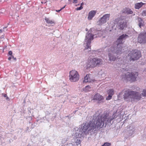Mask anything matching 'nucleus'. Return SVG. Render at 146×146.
I'll return each mask as SVG.
<instances>
[{"mask_svg":"<svg viewBox=\"0 0 146 146\" xmlns=\"http://www.w3.org/2000/svg\"><path fill=\"white\" fill-rule=\"evenodd\" d=\"M107 113H104L102 115L100 114L92 121H90L88 123H83L80 128H75L74 137L72 140V143H75L77 145L81 142L82 136H84L88 133V132L92 133L91 134L96 133L99 129L102 127L104 124L106 126L107 124L109 125L112 120L113 119Z\"/></svg>","mask_w":146,"mask_h":146,"instance_id":"nucleus-1","label":"nucleus"},{"mask_svg":"<svg viewBox=\"0 0 146 146\" xmlns=\"http://www.w3.org/2000/svg\"><path fill=\"white\" fill-rule=\"evenodd\" d=\"M125 37H119L116 41L108 49V56L109 60L110 61H114L118 57L117 55L121 54L123 51L122 49L121 44L125 40Z\"/></svg>","mask_w":146,"mask_h":146,"instance_id":"nucleus-2","label":"nucleus"},{"mask_svg":"<svg viewBox=\"0 0 146 146\" xmlns=\"http://www.w3.org/2000/svg\"><path fill=\"white\" fill-rule=\"evenodd\" d=\"M142 93L139 92L127 90L125 91L123 98L126 101L133 102L139 100L141 98Z\"/></svg>","mask_w":146,"mask_h":146,"instance_id":"nucleus-3","label":"nucleus"},{"mask_svg":"<svg viewBox=\"0 0 146 146\" xmlns=\"http://www.w3.org/2000/svg\"><path fill=\"white\" fill-rule=\"evenodd\" d=\"M102 63V60L99 58H95L91 59L89 61L87 64V67L92 68L99 66Z\"/></svg>","mask_w":146,"mask_h":146,"instance_id":"nucleus-4","label":"nucleus"},{"mask_svg":"<svg viewBox=\"0 0 146 146\" xmlns=\"http://www.w3.org/2000/svg\"><path fill=\"white\" fill-rule=\"evenodd\" d=\"M123 17L121 16L116 19L115 22L118 23V27L119 29L123 30L127 26V21L123 18Z\"/></svg>","mask_w":146,"mask_h":146,"instance_id":"nucleus-5","label":"nucleus"},{"mask_svg":"<svg viewBox=\"0 0 146 146\" xmlns=\"http://www.w3.org/2000/svg\"><path fill=\"white\" fill-rule=\"evenodd\" d=\"M94 39V37H86L84 44L85 48L84 51L90 54L91 52L90 43L91 41Z\"/></svg>","mask_w":146,"mask_h":146,"instance_id":"nucleus-6","label":"nucleus"},{"mask_svg":"<svg viewBox=\"0 0 146 146\" xmlns=\"http://www.w3.org/2000/svg\"><path fill=\"white\" fill-rule=\"evenodd\" d=\"M138 73L137 72H128L127 74H125V77L122 78L123 80L125 79L131 82H133L136 80V79L138 76Z\"/></svg>","mask_w":146,"mask_h":146,"instance_id":"nucleus-7","label":"nucleus"},{"mask_svg":"<svg viewBox=\"0 0 146 146\" xmlns=\"http://www.w3.org/2000/svg\"><path fill=\"white\" fill-rule=\"evenodd\" d=\"M130 56V60H135L138 59L141 56V53L140 51L134 50H132L129 54Z\"/></svg>","mask_w":146,"mask_h":146,"instance_id":"nucleus-8","label":"nucleus"},{"mask_svg":"<svg viewBox=\"0 0 146 146\" xmlns=\"http://www.w3.org/2000/svg\"><path fill=\"white\" fill-rule=\"evenodd\" d=\"M69 80L71 82H76L79 79L78 72L75 70H72L69 73Z\"/></svg>","mask_w":146,"mask_h":146,"instance_id":"nucleus-9","label":"nucleus"},{"mask_svg":"<svg viewBox=\"0 0 146 146\" xmlns=\"http://www.w3.org/2000/svg\"><path fill=\"white\" fill-rule=\"evenodd\" d=\"M110 14H106L104 15L100 19L99 21L98 22L99 25L106 23L107 21L108 20L110 17Z\"/></svg>","mask_w":146,"mask_h":146,"instance_id":"nucleus-10","label":"nucleus"},{"mask_svg":"<svg viewBox=\"0 0 146 146\" xmlns=\"http://www.w3.org/2000/svg\"><path fill=\"white\" fill-rule=\"evenodd\" d=\"M135 127L134 125L130 126L127 130L129 136L132 135L135 132Z\"/></svg>","mask_w":146,"mask_h":146,"instance_id":"nucleus-11","label":"nucleus"},{"mask_svg":"<svg viewBox=\"0 0 146 146\" xmlns=\"http://www.w3.org/2000/svg\"><path fill=\"white\" fill-rule=\"evenodd\" d=\"M96 13V11L95 10L91 11H90L88 13V19L89 20H91L95 15Z\"/></svg>","mask_w":146,"mask_h":146,"instance_id":"nucleus-12","label":"nucleus"},{"mask_svg":"<svg viewBox=\"0 0 146 146\" xmlns=\"http://www.w3.org/2000/svg\"><path fill=\"white\" fill-rule=\"evenodd\" d=\"M122 13H124L127 14H130L133 13V11L131 9L127 8H125L122 11Z\"/></svg>","mask_w":146,"mask_h":146,"instance_id":"nucleus-13","label":"nucleus"},{"mask_svg":"<svg viewBox=\"0 0 146 146\" xmlns=\"http://www.w3.org/2000/svg\"><path fill=\"white\" fill-rule=\"evenodd\" d=\"M94 99L97 100L100 102L103 99V97L98 94H97L94 95Z\"/></svg>","mask_w":146,"mask_h":146,"instance_id":"nucleus-14","label":"nucleus"},{"mask_svg":"<svg viewBox=\"0 0 146 146\" xmlns=\"http://www.w3.org/2000/svg\"><path fill=\"white\" fill-rule=\"evenodd\" d=\"M138 42L140 43H145L146 42V37H138Z\"/></svg>","mask_w":146,"mask_h":146,"instance_id":"nucleus-15","label":"nucleus"},{"mask_svg":"<svg viewBox=\"0 0 146 146\" xmlns=\"http://www.w3.org/2000/svg\"><path fill=\"white\" fill-rule=\"evenodd\" d=\"M145 4V3H143L141 2L136 3L135 5V8L136 9H139Z\"/></svg>","mask_w":146,"mask_h":146,"instance_id":"nucleus-16","label":"nucleus"},{"mask_svg":"<svg viewBox=\"0 0 146 146\" xmlns=\"http://www.w3.org/2000/svg\"><path fill=\"white\" fill-rule=\"evenodd\" d=\"M45 20L47 23L50 25H53V24H55V22L54 20H50L48 18L45 17Z\"/></svg>","mask_w":146,"mask_h":146,"instance_id":"nucleus-17","label":"nucleus"},{"mask_svg":"<svg viewBox=\"0 0 146 146\" xmlns=\"http://www.w3.org/2000/svg\"><path fill=\"white\" fill-rule=\"evenodd\" d=\"M7 31L6 27L0 29V36H3L5 35V33Z\"/></svg>","mask_w":146,"mask_h":146,"instance_id":"nucleus-18","label":"nucleus"},{"mask_svg":"<svg viewBox=\"0 0 146 146\" xmlns=\"http://www.w3.org/2000/svg\"><path fill=\"white\" fill-rule=\"evenodd\" d=\"M90 82H91V79L89 77V75H87L85 77L84 80L83 82L84 83H86Z\"/></svg>","mask_w":146,"mask_h":146,"instance_id":"nucleus-19","label":"nucleus"},{"mask_svg":"<svg viewBox=\"0 0 146 146\" xmlns=\"http://www.w3.org/2000/svg\"><path fill=\"white\" fill-rule=\"evenodd\" d=\"M139 21V25L140 28L141 26H143L144 25V22L142 19L140 18H138Z\"/></svg>","mask_w":146,"mask_h":146,"instance_id":"nucleus-20","label":"nucleus"},{"mask_svg":"<svg viewBox=\"0 0 146 146\" xmlns=\"http://www.w3.org/2000/svg\"><path fill=\"white\" fill-rule=\"evenodd\" d=\"M90 87L89 86H87L83 89L84 91L85 92H87L90 90Z\"/></svg>","mask_w":146,"mask_h":146,"instance_id":"nucleus-21","label":"nucleus"},{"mask_svg":"<svg viewBox=\"0 0 146 146\" xmlns=\"http://www.w3.org/2000/svg\"><path fill=\"white\" fill-rule=\"evenodd\" d=\"M107 92L108 94L112 96L114 94V91L113 89H110L108 90Z\"/></svg>","mask_w":146,"mask_h":146,"instance_id":"nucleus-22","label":"nucleus"},{"mask_svg":"<svg viewBox=\"0 0 146 146\" xmlns=\"http://www.w3.org/2000/svg\"><path fill=\"white\" fill-rule=\"evenodd\" d=\"M140 36H146V31H144L139 34Z\"/></svg>","mask_w":146,"mask_h":146,"instance_id":"nucleus-23","label":"nucleus"},{"mask_svg":"<svg viewBox=\"0 0 146 146\" xmlns=\"http://www.w3.org/2000/svg\"><path fill=\"white\" fill-rule=\"evenodd\" d=\"M87 35L88 36H94V35L92 34L91 33V31L90 30L88 32L87 34Z\"/></svg>","mask_w":146,"mask_h":146,"instance_id":"nucleus-24","label":"nucleus"},{"mask_svg":"<svg viewBox=\"0 0 146 146\" xmlns=\"http://www.w3.org/2000/svg\"><path fill=\"white\" fill-rule=\"evenodd\" d=\"M142 94V95L143 96H146V89L143 90Z\"/></svg>","mask_w":146,"mask_h":146,"instance_id":"nucleus-25","label":"nucleus"},{"mask_svg":"<svg viewBox=\"0 0 146 146\" xmlns=\"http://www.w3.org/2000/svg\"><path fill=\"white\" fill-rule=\"evenodd\" d=\"M111 145V143H105L104 145L102 146H110Z\"/></svg>","mask_w":146,"mask_h":146,"instance_id":"nucleus-26","label":"nucleus"},{"mask_svg":"<svg viewBox=\"0 0 146 146\" xmlns=\"http://www.w3.org/2000/svg\"><path fill=\"white\" fill-rule=\"evenodd\" d=\"M66 146H75V144L73 143H69L67 144Z\"/></svg>","mask_w":146,"mask_h":146,"instance_id":"nucleus-27","label":"nucleus"},{"mask_svg":"<svg viewBox=\"0 0 146 146\" xmlns=\"http://www.w3.org/2000/svg\"><path fill=\"white\" fill-rule=\"evenodd\" d=\"M112 96L109 94L108 96L106 98V100H110Z\"/></svg>","mask_w":146,"mask_h":146,"instance_id":"nucleus-28","label":"nucleus"},{"mask_svg":"<svg viewBox=\"0 0 146 146\" xmlns=\"http://www.w3.org/2000/svg\"><path fill=\"white\" fill-rule=\"evenodd\" d=\"M142 15L143 16H146V10L143 11L142 13Z\"/></svg>","mask_w":146,"mask_h":146,"instance_id":"nucleus-29","label":"nucleus"},{"mask_svg":"<svg viewBox=\"0 0 146 146\" xmlns=\"http://www.w3.org/2000/svg\"><path fill=\"white\" fill-rule=\"evenodd\" d=\"M83 8L82 6H80V7L77 8L76 10H81Z\"/></svg>","mask_w":146,"mask_h":146,"instance_id":"nucleus-30","label":"nucleus"},{"mask_svg":"<svg viewBox=\"0 0 146 146\" xmlns=\"http://www.w3.org/2000/svg\"><path fill=\"white\" fill-rule=\"evenodd\" d=\"M66 6V5L64 6V7H62V8H61L60 10H56V11L58 12H59L60 11H61L62 9H63Z\"/></svg>","mask_w":146,"mask_h":146,"instance_id":"nucleus-31","label":"nucleus"},{"mask_svg":"<svg viewBox=\"0 0 146 146\" xmlns=\"http://www.w3.org/2000/svg\"><path fill=\"white\" fill-rule=\"evenodd\" d=\"M8 54L10 55H11V56L12 55V51H9V52Z\"/></svg>","mask_w":146,"mask_h":146,"instance_id":"nucleus-32","label":"nucleus"},{"mask_svg":"<svg viewBox=\"0 0 146 146\" xmlns=\"http://www.w3.org/2000/svg\"><path fill=\"white\" fill-rule=\"evenodd\" d=\"M78 0H73V3H77L78 2Z\"/></svg>","mask_w":146,"mask_h":146,"instance_id":"nucleus-33","label":"nucleus"},{"mask_svg":"<svg viewBox=\"0 0 146 146\" xmlns=\"http://www.w3.org/2000/svg\"><path fill=\"white\" fill-rule=\"evenodd\" d=\"M128 35H126V34H125V35H124V34L120 36H127Z\"/></svg>","mask_w":146,"mask_h":146,"instance_id":"nucleus-34","label":"nucleus"},{"mask_svg":"<svg viewBox=\"0 0 146 146\" xmlns=\"http://www.w3.org/2000/svg\"><path fill=\"white\" fill-rule=\"evenodd\" d=\"M4 97H7V98H6V99H9V98H8L7 97V95H6V94H4Z\"/></svg>","mask_w":146,"mask_h":146,"instance_id":"nucleus-35","label":"nucleus"},{"mask_svg":"<svg viewBox=\"0 0 146 146\" xmlns=\"http://www.w3.org/2000/svg\"><path fill=\"white\" fill-rule=\"evenodd\" d=\"M11 59V57L10 56V57H9L8 58V59L9 60H10Z\"/></svg>","mask_w":146,"mask_h":146,"instance_id":"nucleus-36","label":"nucleus"},{"mask_svg":"<svg viewBox=\"0 0 146 146\" xmlns=\"http://www.w3.org/2000/svg\"><path fill=\"white\" fill-rule=\"evenodd\" d=\"M11 58L13 59L14 58V56L13 55H11Z\"/></svg>","mask_w":146,"mask_h":146,"instance_id":"nucleus-37","label":"nucleus"},{"mask_svg":"<svg viewBox=\"0 0 146 146\" xmlns=\"http://www.w3.org/2000/svg\"><path fill=\"white\" fill-rule=\"evenodd\" d=\"M31 127H32V128H33L34 127V126L33 125V124H31Z\"/></svg>","mask_w":146,"mask_h":146,"instance_id":"nucleus-38","label":"nucleus"},{"mask_svg":"<svg viewBox=\"0 0 146 146\" xmlns=\"http://www.w3.org/2000/svg\"><path fill=\"white\" fill-rule=\"evenodd\" d=\"M29 127H27V128L26 130V131H28L29 130Z\"/></svg>","mask_w":146,"mask_h":146,"instance_id":"nucleus-39","label":"nucleus"},{"mask_svg":"<svg viewBox=\"0 0 146 146\" xmlns=\"http://www.w3.org/2000/svg\"><path fill=\"white\" fill-rule=\"evenodd\" d=\"M84 5V3H82L81 4L80 6H82Z\"/></svg>","mask_w":146,"mask_h":146,"instance_id":"nucleus-40","label":"nucleus"},{"mask_svg":"<svg viewBox=\"0 0 146 146\" xmlns=\"http://www.w3.org/2000/svg\"><path fill=\"white\" fill-rule=\"evenodd\" d=\"M14 60L15 61H16V58H13Z\"/></svg>","mask_w":146,"mask_h":146,"instance_id":"nucleus-41","label":"nucleus"}]
</instances>
